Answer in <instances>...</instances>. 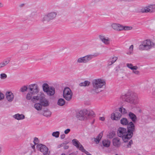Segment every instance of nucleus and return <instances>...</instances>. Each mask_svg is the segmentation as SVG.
<instances>
[{"label": "nucleus", "mask_w": 155, "mask_h": 155, "mask_svg": "<svg viewBox=\"0 0 155 155\" xmlns=\"http://www.w3.org/2000/svg\"><path fill=\"white\" fill-rule=\"evenodd\" d=\"M92 88L91 92L93 94H97L101 92V88L105 87L106 82L104 80L101 79H95L92 82Z\"/></svg>", "instance_id": "f257e3e1"}, {"label": "nucleus", "mask_w": 155, "mask_h": 155, "mask_svg": "<svg viewBox=\"0 0 155 155\" xmlns=\"http://www.w3.org/2000/svg\"><path fill=\"white\" fill-rule=\"evenodd\" d=\"M123 101L130 104H135L137 102V97L135 94L129 93L122 95L120 97Z\"/></svg>", "instance_id": "f03ea898"}, {"label": "nucleus", "mask_w": 155, "mask_h": 155, "mask_svg": "<svg viewBox=\"0 0 155 155\" xmlns=\"http://www.w3.org/2000/svg\"><path fill=\"white\" fill-rule=\"evenodd\" d=\"M99 55L98 53H95L93 54H89L84 56L78 58L77 60V62L78 64H86L88 63L94 58Z\"/></svg>", "instance_id": "7ed1b4c3"}, {"label": "nucleus", "mask_w": 155, "mask_h": 155, "mask_svg": "<svg viewBox=\"0 0 155 155\" xmlns=\"http://www.w3.org/2000/svg\"><path fill=\"white\" fill-rule=\"evenodd\" d=\"M57 12H51L43 15L41 21L44 23H48L54 20L56 17Z\"/></svg>", "instance_id": "20e7f679"}, {"label": "nucleus", "mask_w": 155, "mask_h": 155, "mask_svg": "<svg viewBox=\"0 0 155 155\" xmlns=\"http://www.w3.org/2000/svg\"><path fill=\"white\" fill-rule=\"evenodd\" d=\"M117 134L118 136L120 137H122L124 142H128V140L131 139L128 136L129 134L127 132V130L126 128L120 127L117 130Z\"/></svg>", "instance_id": "39448f33"}, {"label": "nucleus", "mask_w": 155, "mask_h": 155, "mask_svg": "<svg viewBox=\"0 0 155 155\" xmlns=\"http://www.w3.org/2000/svg\"><path fill=\"white\" fill-rule=\"evenodd\" d=\"M154 44L149 40L143 41L139 47V49L140 51H148L153 47Z\"/></svg>", "instance_id": "423d86ee"}, {"label": "nucleus", "mask_w": 155, "mask_h": 155, "mask_svg": "<svg viewBox=\"0 0 155 155\" xmlns=\"http://www.w3.org/2000/svg\"><path fill=\"white\" fill-rule=\"evenodd\" d=\"M73 93L70 88L66 87L64 88L63 91V97L67 101H70L72 97Z\"/></svg>", "instance_id": "0eeeda50"}, {"label": "nucleus", "mask_w": 155, "mask_h": 155, "mask_svg": "<svg viewBox=\"0 0 155 155\" xmlns=\"http://www.w3.org/2000/svg\"><path fill=\"white\" fill-rule=\"evenodd\" d=\"M28 89L30 92L33 95L37 94L39 91V89L36 84H32L28 86Z\"/></svg>", "instance_id": "6e6552de"}, {"label": "nucleus", "mask_w": 155, "mask_h": 155, "mask_svg": "<svg viewBox=\"0 0 155 155\" xmlns=\"http://www.w3.org/2000/svg\"><path fill=\"white\" fill-rule=\"evenodd\" d=\"M133 123L132 121H130L127 125V132L129 134L128 136L131 138L133 135V132L135 131V126Z\"/></svg>", "instance_id": "1a4fd4ad"}, {"label": "nucleus", "mask_w": 155, "mask_h": 155, "mask_svg": "<svg viewBox=\"0 0 155 155\" xmlns=\"http://www.w3.org/2000/svg\"><path fill=\"white\" fill-rule=\"evenodd\" d=\"M37 148L38 150L43 153L44 155H49L48 149L45 145L40 144L37 146Z\"/></svg>", "instance_id": "9d476101"}, {"label": "nucleus", "mask_w": 155, "mask_h": 155, "mask_svg": "<svg viewBox=\"0 0 155 155\" xmlns=\"http://www.w3.org/2000/svg\"><path fill=\"white\" fill-rule=\"evenodd\" d=\"M72 142L73 144L77 148L81 150L82 152H85L86 154H87V153H88V152L85 150L82 145L76 139L73 140Z\"/></svg>", "instance_id": "9b49d317"}, {"label": "nucleus", "mask_w": 155, "mask_h": 155, "mask_svg": "<svg viewBox=\"0 0 155 155\" xmlns=\"http://www.w3.org/2000/svg\"><path fill=\"white\" fill-rule=\"evenodd\" d=\"M100 40L105 45H108L110 44V39L109 37H105L104 35L103 34L99 35Z\"/></svg>", "instance_id": "f8f14e48"}, {"label": "nucleus", "mask_w": 155, "mask_h": 155, "mask_svg": "<svg viewBox=\"0 0 155 155\" xmlns=\"http://www.w3.org/2000/svg\"><path fill=\"white\" fill-rule=\"evenodd\" d=\"M85 112V109L79 111L76 114L77 118L80 120H83L86 117Z\"/></svg>", "instance_id": "ddd939ff"}, {"label": "nucleus", "mask_w": 155, "mask_h": 155, "mask_svg": "<svg viewBox=\"0 0 155 155\" xmlns=\"http://www.w3.org/2000/svg\"><path fill=\"white\" fill-rule=\"evenodd\" d=\"M121 114L118 112H115L113 113L111 115V118L113 120H118L121 117Z\"/></svg>", "instance_id": "4468645a"}, {"label": "nucleus", "mask_w": 155, "mask_h": 155, "mask_svg": "<svg viewBox=\"0 0 155 155\" xmlns=\"http://www.w3.org/2000/svg\"><path fill=\"white\" fill-rule=\"evenodd\" d=\"M111 27L114 30L117 31H122V25L118 23H113L111 25Z\"/></svg>", "instance_id": "2eb2a0df"}, {"label": "nucleus", "mask_w": 155, "mask_h": 155, "mask_svg": "<svg viewBox=\"0 0 155 155\" xmlns=\"http://www.w3.org/2000/svg\"><path fill=\"white\" fill-rule=\"evenodd\" d=\"M113 145L116 147H119L121 145L120 139L118 137L114 138L112 140Z\"/></svg>", "instance_id": "dca6fc26"}, {"label": "nucleus", "mask_w": 155, "mask_h": 155, "mask_svg": "<svg viewBox=\"0 0 155 155\" xmlns=\"http://www.w3.org/2000/svg\"><path fill=\"white\" fill-rule=\"evenodd\" d=\"M124 143L125 144L122 147L124 150H125V149L131 148V145L133 143L132 140L130 139L128 140V142Z\"/></svg>", "instance_id": "f3484780"}, {"label": "nucleus", "mask_w": 155, "mask_h": 155, "mask_svg": "<svg viewBox=\"0 0 155 155\" xmlns=\"http://www.w3.org/2000/svg\"><path fill=\"white\" fill-rule=\"evenodd\" d=\"M6 98L9 102H12L13 100L14 96L13 94L11 92H8L6 93Z\"/></svg>", "instance_id": "a211bd4d"}, {"label": "nucleus", "mask_w": 155, "mask_h": 155, "mask_svg": "<svg viewBox=\"0 0 155 155\" xmlns=\"http://www.w3.org/2000/svg\"><path fill=\"white\" fill-rule=\"evenodd\" d=\"M40 102L42 106L47 107L49 105L48 101L45 97H41L40 99Z\"/></svg>", "instance_id": "6ab92c4d"}, {"label": "nucleus", "mask_w": 155, "mask_h": 155, "mask_svg": "<svg viewBox=\"0 0 155 155\" xmlns=\"http://www.w3.org/2000/svg\"><path fill=\"white\" fill-rule=\"evenodd\" d=\"M46 93L48 96H53L55 94V89L53 87H50L49 89L48 90Z\"/></svg>", "instance_id": "aec40b11"}, {"label": "nucleus", "mask_w": 155, "mask_h": 155, "mask_svg": "<svg viewBox=\"0 0 155 155\" xmlns=\"http://www.w3.org/2000/svg\"><path fill=\"white\" fill-rule=\"evenodd\" d=\"M110 141L108 139H104L102 140V144L103 147H108L110 144Z\"/></svg>", "instance_id": "412c9836"}, {"label": "nucleus", "mask_w": 155, "mask_h": 155, "mask_svg": "<svg viewBox=\"0 0 155 155\" xmlns=\"http://www.w3.org/2000/svg\"><path fill=\"white\" fill-rule=\"evenodd\" d=\"M128 116L129 118L132 120V122L135 123L137 120V117L136 115L133 113L130 112Z\"/></svg>", "instance_id": "4be33fe9"}, {"label": "nucleus", "mask_w": 155, "mask_h": 155, "mask_svg": "<svg viewBox=\"0 0 155 155\" xmlns=\"http://www.w3.org/2000/svg\"><path fill=\"white\" fill-rule=\"evenodd\" d=\"M13 117L18 120L24 119L25 118V116L23 114H17L13 116Z\"/></svg>", "instance_id": "5701e85b"}, {"label": "nucleus", "mask_w": 155, "mask_h": 155, "mask_svg": "<svg viewBox=\"0 0 155 155\" xmlns=\"http://www.w3.org/2000/svg\"><path fill=\"white\" fill-rule=\"evenodd\" d=\"M149 13H153L155 12V4H150L147 5Z\"/></svg>", "instance_id": "b1692460"}, {"label": "nucleus", "mask_w": 155, "mask_h": 155, "mask_svg": "<svg viewBox=\"0 0 155 155\" xmlns=\"http://www.w3.org/2000/svg\"><path fill=\"white\" fill-rule=\"evenodd\" d=\"M120 123L123 125L127 126L129 123V122L127 118L123 117L120 120Z\"/></svg>", "instance_id": "393cba45"}, {"label": "nucleus", "mask_w": 155, "mask_h": 155, "mask_svg": "<svg viewBox=\"0 0 155 155\" xmlns=\"http://www.w3.org/2000/svg\"><path fill=\"white\" fill-rule=\"evenodd\" d=\"M103 135V132H102L100 133L99 135L96 138H95L94 141L96 143H98L100 141Z\"/></svg>", "instance_id": "a878e982"}, {"label": "nucleus", "mask_w": 155, "mask_h": 155, "mask_svg": "<svg viewBox=\"0 0 155 155\" xmlns=\"http://www.w3.org/2000/svg\"><path fill=\"white\" fill-rule=\"evenodd\" d=\"M51 112L48 110L46 109L44 110V113L43 114L44 116L46 117H49L51 116Z\"/></svg>", "instance_id": "bb28decb"}, {"label": "nucleus", "mask_w": 155, "mask_h": 155, "mask_svg": "<svg viewBox=\"0 0 155 155\" xmlns=\"http://www.w3.org/2000/svg\"><path fill=\"white\" fill-rule=\"evenodd\" d=\"M65 103V101L62 98L59 99L57 102V104L61 106L64 105Z\"/></svg>", "instance_id": "cd10ccee"}, {"label": "nucleus", "mask_w": 155, "mask_h": 155, "mask_svg": "<svg viewBox=\"0 0 155 155\" xmlns=\"http://www.w3.org/2000/svg\"><path fill=\"white\" fill-rule=\"evenodd\" d=\"M34 107L37 110L40 111L42 109V106L40 103H36L34 104Z\"/></svg>", "instance_id": "c85d7f7f"}, {"label": "nucleus", "mask_w": 155, "mask_h": 155, "mask_svg": "<svg viewBox=\"0 0 155 155\" xmlns=\"http://www.w3.org/2000/svg\"><path fill=\"white\" fill-rule=\"evenodd\" d=\"M42 88L43 91L46 92L49 89L50 87H49L47 83H44L43 84Z\"/></svg>", "instance_id": "c756f323"}, {"label": "nucleus", "mask_w": 155, "mask_h": 155, "mask_svg": "<svg viewBox=\"0 0 155 155\" xmlns=\"http://www.w3.org/2000/svg\"><path fill=\"white\" fill-rule=\"evenodd\" d=\"M86 116H93L94 115V112L92 110H87V109H85Z\"/></svg>", "instance_id": "7c9ffc66"}, {"label": "nucleus", "mask_w": 155, "mask_h": 155, "mask_svg": "<svg viewBox=\"0 0 155 155\" xmlns=\"http://www.w3.org/2000/svg\"><path fill=\"white\" fill-rule=\"evenodd\" d=\"M140 12L142 13H149L148 6L142 7L140 10Z\"/></svg>", "instance_id": "2f4dec72"}, {"label": "nucleus", "mask_w": 155, "mask_h": 155, "mask_svg": "<svg viewBox=\"0 0 155 155\" xmlns=\"http://www.w3.org/2000/svg\"><path fill=\"white\" fill-rule=\"evenodd\" d=\"M90 82L89 81H86L83 82H81L79 84L80 86H88L89 85Z\"/></svg>", "instance_id": "473e14b6"}, {"label": "nucleus", "mask_w": 155, "mask_h": 155, "mask_svg": "<svg viewBox=\"0 0 155 155\" xmlns=\"http://www.w3.org/2000/svg\"><path fill=\"white\" fill-rule=\"evenodd\" d=\"M119 111L123 114H125L127 113V110L122 107L119 108Z\"/></svg>", "instance_id": "72a5a7b5"}, {"label": "nucleus", "mask_w": 155, "mask_h": 155, "mask_svg": "<svg viewBox=\"0 0 155 155\" xmlns=\"http://www.w3.org/2000/svg\"><path fill=\"white\" fill-rule=\"evenodd\" d=\"M40 99L38 96H34L32 97L31 101L33 103H36L37 101L40 100Z\"/></svg>", "instance_id": "f704fd0d"}, {"label": "nucleus", "mask_w": 155, "mask_h": 155, "mask_svg": "<svg viewBox=\"0 0 155 155\" xmlns=\"http://www.w3.org/2000/svg\"><path fill=\"white\" fill-rule=\"evenodd\" d=\"M126 65L128 68L132 70L133 69H135V68L136 69V68H137L136 66H133V65L132 64L127 63L126 64Z\"/></svg>", "instance_id": "c9c22d12"}, {"label": "nucleus", "mask_w": 155, "mask_h": 155, "mask_svg": "<svg viewBox=\"0 0 155 155\" xmlns=\"http://www.w3.org/2000/svg\"><path fill=\"white\" fill-rule=\"evenodd\" d=\"M60 132L59 131H57L53 132L52 134V136L56 138H58L59 137Z\"/></svg>", "instance_id": "e433bc0d"}, {"label": "nucleus", "mask_w": 155, "mask_h": 155, "mask_svg": "<svg viewBox=\"0 0 155 155\" xmlns=\"http://www.w3.org/2000/svg\"><path fill=\"white\" fill-rule=\"evenodd\" d=\"M136 69H133L132 70V72L133 73L137 75H139L140 74V71L137 70V69L138 68V67L137 66H136Z\"/></svg>", "instance_id": "4c0bfd02"}, {"label": "nucleus", "mask_w": 155, "mask_h": 155, "mask_svg": "<svg viewBox=\"0 0 155 155\" xmlns=\"http://www.w3.org/2000/svg\"><path fill=\"white\" fill-rule=\"evenodd\" d=\"M28 89V87L27 86H24L20 88V91L22 92H23L27 91Z\"/></svg>", "instance_id": "58836bf2"}, {"label": "nucleus", "mask_w": 155, "mask_h": 155, "mask_svg": "<svg viewBox=\"0 0 155 155\" xmlns=\"http://www.w3.org/2000/svg\"><path fill=\"white\" fill-rule=\"evenodd\" d=\"M32 95L33 94L31 93L30 92V93H28L26 95V99L27 100H31L32 98Z\"/></svg>", "instance_id": "ea45409f"}, {"label": "nucleus", "mask_w": 155, "mask_h": 155, "mask_svg": "<svg viewBox=\"0 0 155 155\" xmlns=\"http://www.w3.org/2000/svg\"><path fill=\"white\" fill-rule=\"evenodd\" d=\"M132 27L131 26H124L122 25V31L123 30H129L132 29Z\"/></svg>", "instance_id": "a19ab883"}, {"label": "nucleus", "mask_w": 155, "mask_h": 155, "mask_svg": "<svg viewBox=\"0 0 155 155\" xmlns=\"http://www.w3.org/2000/svg\"><path fill=\"white\" fill-rule=\"evenodd\" d=\"M134 46L133 45H131L130 46L129 48V52L128 53H127L128 54H131L133 52V49Z\"/></svg>", "instance_id": "79ce46f5"}, {"label": "nucleus", "mask_w": 155, "mask_h": 155, "mask_svg": "<svg viewBox=\"0 0 155 155\" xmlns=\"http://www.w3.org/2000/svg\"><path fill=\"white\" fill-rule=\"evenodd\" d=\"M115 134L113 132H110L107 135V137L108 138L111 139L114 136Z\"/></svg>", "instance_id": "37998d69"}, {"label": "nucleus", "mask_w": 155, "mask_h": 155, "mask_svg": "<svg viewBox=\"0 0 155 155\" xmlns=\"http://www.w3.org/2000/svg\"><path fill=\"white\" fill-rule=\"evenodd\" d=\"M7 77V75L5 73H2L0 74V78L2 79L6 78Z\"/></svg>", "instance_id": "c03bdc74"}, {"label": "nucleus", "mask_w": 155, "mask_h": 155, "mask_svg": "<svg viewBox=\"0 0 155 155\" xmlns=\"http://www.w3.org/2000/svg\"><path fill=\"white\" fill-rule=\"evenodd\" d=\"M9 62L10 60L9 59H7L3 61L2 62L3 63L5 66L9 63Z\"/></svg>", "instance_id": "a18cd8bd"}, {"label": "nucleus", "mask_w": 155, "mask_h": 155, "mask_svg": "<svg viewBox=\"0 0 155 155\" xmlns=\"http://www.w3.org/2000/svg\"><path fill=\"white\" fill-rule=\"evenodd\" d=\"M117 59L118 58L117 57L114 56L112 58L111 61H112L113 63H114L117 60Z\"/></svg>", "instance_id": "49530a36"}, {"label": "nucleus", "mask_w": 155, "mask_h": 155, "mask_svg": "<svg viewBox=\"0 0 155 155\" xmlns=\"http://www.w3.org/2000/svg\"><path fill=\"white\" fill-rule=\"evenodd\" d=\"M38 139L37 137H35L33 141L34 143L35 144H36L38 143Z\"/></svg>", "instance_id": "de8ad7c7"}, {"label": "nucleus", "mask_w": 155, "mask_h": 155, "mask_svg": "<svg viewBox=\"0 0 155 155\" xmlns=\"http://www.w3.org/2000/svg\"><path fill=\"white\" fill-rule=\"evenodd\" d=\"M4 97V95L3 94L0 92V100H2L3 99Z\"/></svg>", "instance_id": "09e8293b"}, {"label": "nucleus", "mask_w": 155, "mask_h": 155, "mask_svg": "<svg viewBox=\"0 0 155 155\" xmlns=\"http://www.w3.org/2000/svg\"><path fill=\"white\" fill-rule=\"evenodd\" d=\"M70 131V129H67L66 130L64 131V133L66 134H68Z\"/></svg>", "instance_id": "8fccbe9b"}, {"label": "nucleus", "mask_w": 155, "mask_h": 155, "mask_svg": "<svg viewBox=\"0 0 155 155\" xmlns=\"http://www.w3.org/2000/svg\"><path fill=\"white\" fill-rule=\"evenodd\" d=\"M5 66L2 62L0 63V69L4 67Z\"/></svg>", "instance_id": "3c124183"}, {"label": "nucleus", "mask_w": 155, "mask_h": 155, "mask_svg": "<svg viewBox=\"0 0 155 155\" xmlns=\"http://www.w3.org/2000/svg\"><path fill=\"white\" fill-rule=\"evenodd\" d=\"M114 63H113L112 61L110 60V61L108 62L107 64V66H109L112 65Z\"/></svg>", "instance_id": "603ef678"}, {"label": "nucleus", "mask_w": 155, "mask_h": 155, "mask_svg": "<svg viewBox=\"0 0 155 155\" xmlns=\"http://www.w3.org/2000/svg\"><path fill=\"white\" fill-rule=\"evenodd\" d=\"M65 135L64 134H63L61 135L60 137L61 139H64L65 137Z\"/></svg>", "instance_id": "864d4df0"}, {"label": "nucleus", "mask_w": 155, "mask_h": 155, "mask_svg": "<svg viewBox=\"0 0 155 155\" xmlns=\"http://www.w3.org/2000/svg\"><path fill=\"white\" fill-rule=\"evenodd\" d=\"M99 120L101 121H104L105 120V118L104 117H101L99 118Z\"/></svg>", "instance_id": "5fc2aeb1"}, {"label": "nucleus", "mask_w": 155, "mask_h": 155, "mask_svg": "<svg viewBox=\"0 0 155 155\" xmlns=\"http://www.w3.org/2000/svg\"><path fill=\"white\" fill-rule=\"evenodd\" d=\"M69 148V146L68 145H65L64 146V149H67Z\"/></svg>", "instance_id": "6e6d98bb"}, {"label": "nucleus", "mask_w": 155, "mask_h": 155, "mask_svg": "<svg viewBox=\"0 0 155 155\" xmlns=\"http://www.w3.org/2000/svg\"><path fill=\"white\" fill-rule=\"evenodd\" d=\"M62 146H63V145L62 144H61L60 145H59L57 146V148H59L60 147H62Z\"/></svg>", "instance_id": "4d7b16f0"}, {"label": "nucleus", "mask_w": 155, "mask_h": 155, "mask_svg": "<svg viewBox=\"0 0 155 155\" xmlns=\"http://www.w3.org/2000/svg\"><path fill=\"white\" fill-rule=\"evenodd\" d=\"M25 5V4H22L19 5V7H23Z\"/></svg>", "instance_id": "13d9d810"}, {"label": "nucleus", "mask_w": 155, "mask_h": 155, "mask_svg": "<svg viewBox=\"0 0 155 155\" xmlns=\"http://www.w3.org/2000/svg\"><path fill=\"white\" fill-rule=\"evenodd\" d=\"M3 6V5L0 2V7H2Z\"/></svg>", "instance_id": "bf43d9fd"}, {"label": "nucleus", "mask_w": 155, "mask_h": 155, "mask_svg": "<svg viewBox=\"0 0 155 155\" xmlns=\"http://www.w3.org/2000/svg\"><path fill=\"white\" fill-rule=\"evenodd\" d=\"M2 148L1 147H0V153H1L2 152Z\"/></svg>", "instance_id": "052dcab7"}, {"label": "nucleus", "mask_w": 155, "mask_h": 155, "mask_svg": "<svg viewBox=\"0 0 155 155\" xmlns=\"http://www.w3.org/2000/svg\"><path fill=\"white\" fill-rule=\"evenodd\" d=\"M32 148H33V149H34L35 148V145H33L32 146Z\"/></svg>", "instance_id": "680f3d73"}, {"label": "nucleus", "mask_w": 155, "mask_h": 155, "mask_svg": "<svg viewBox=\"0 0 155 155\" xmlns=\"http://www.w3.org/2000/svg\"><path fill=\"white\" fill-rule=\"evenodd\" d=\"M115 155H118V154H116Z\"/></svg>", "instance_id": "e2e57ef3"}, {"label": "nucleus", "mask_w": 155, "mask_h": 155, "mask_svg": "<svg viewBox=\"0 0 155 155\" xmlns=\"http://www.w3.org/2000/svg\"><path fill=\"white\" fill-rule=\"evenodd\" d=\"M88 155H91V154H88Z\"/></svg>", "instance_id": "0e129e2a"}]
</instances>
